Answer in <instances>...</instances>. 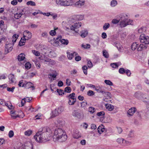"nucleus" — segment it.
I'll return each instance as SVG.
<instances>
[{
	"label": "nucleus",
	"instance_id": "c756f323",
	"mask_svg": "<svg viewBox=\"0 0 149 149\" xmlns=\"http://www.w3.org/2000/svg\"><path fill=\"white\" fill-rule=\"evenodd\" d=\"M133 132L134 131L133 130H130V131L129 133L128 134V136L127 138L128 139H130L133 137L134 136Z\"/></svg>",
	"mask_w": 149,
	"mask_h": 149
},
{
	"label": "nucleus",
	"instance_id": "f03ea898",
	"mask_svg": "<svg viewBox=\"0 0 149 149\" xmlns=\"http://www.w3.org/2000/svg\"><path fill=\"white\" fill-rule=\"evenodd\" d=\"M67 138V136L64 131L61 128L56 129L54 132L53 136V140L58 141L60 142L65 141Z\"/></svg>",
	"mask_w": 149,
	"mask_h": 149
},
{
	"label": "nucleus",
	"instance_id": "2f4dec72",
	"mask_svg": "<svg viewBox=\"0 0 149 149\" xmlns=\"http://www.w3.org/2000/svg\"><path fill=\"white\" fill-rule=\"evenodd\" d=\"M60 42L62 44L65 45H67L69 43V41L68 40L64 39H61Z\"/></svg>",
	"mask_w": 149,
	"mask_h": 149
},
{
	"label": "nucleus",
	"instance_id": "20e7f679",
	"mask_svg": "<svg viewBox=\"0 0 149 149\" xmlns=\"http://www.w3.org/2000/svg\"><path fill=\"white\" fill-rule=\"evenodd\" d=\"M139 40L141 42L144 43L145 44H149V37L146 36L144 34H141L139 37Z\"/></svg>",
	"mask_w": 149,
	"mask_h": 149
},
{
	"label": "nucleus",
	"instance_id": "0eeeda50",
	"mask_svg": "<svg viewBox=\"0 0 149 149\" xmlns=\"http://www.w3.org/2000/svg\"><path fill=\"white\" fill-rule=\"evenodd\" d=\"M81 26V23L79 22H76L70 26V29L74 31L76 33H78L79 31L78 30H77Z\"/></svg>",
	"mask_w": 149,
	"mask_h": 149
},
{
	"label": "nucleus",
	"instance_id": "a211bd4d",
	"mask_svg": "<svg viewBox=\"0 0 149 149\" xmlns=\"http://www.w3.org/2000/svg\"><path fill=\"white\" fill-rule=\"evenodd\" d=\"M147 47L146 46L143 44H139V46L137 48L138 51H141L144 49H146Z\"/></svg>",
	"mask_w": 149,
	"mask_h": 149
},
{
	"label": "nucleus",
	"instance_id": "4be33fe9",
	"mask_svg": "<svg viewBox=\"0 0 149 149\" xmlns=\"http://www.w3.org/2000/svg\"><path fill=\"white\" fill-rule=\"evenodd\" d=\"M21 38L19 43V45L20 46L24 45L26 40V38Z\"/></svg>",
	"mask_w": 149,
	"mask_h": 149
},
{
	"label": "nucleus",
	"instance_id": "bb28decb",
	"mask_svg": "<svg viewBox=\"0 0 149 149\" xmlns=\"http://www.w3.org/2000/svg\"><path fill=\"white\" fill-rule=\"evenodd\" d=\"M81 33L80 36L83 38H85L87 36L88 32L87 31H82L81 32Z\"/></svg>",
	"mask_w": 149,
	"mask_h": 149
},
{
	"label": "nucleus",
	"instance_id": "37998d69",
	"mask_svg": "<svg viewBox=\"0 0 149 149\" xmlns=\"http://www.w3.org/2000/svg\"><path fill=\"white\" fill-rule=\"evenodd\" d=\"M56 91L59 95H62L64 94V92H63V91L61 89H57Z\"/></svg>",
	"mask_w": 149,
	"mask_h": 149
},
{
	"label": "nucleus",
	"instance_id": "8fccbe9b",
	"mask_svg": "<svg viewBox=\"0 0 149 149\" xmlns=\"http://www.w3.org/2000/svg\"><path fill=\"white\" fill-rule=\"evenodd\" d=\"M95 94V93L94 91L91 90H89L87 92V95H88L91 96H92Z\"/></svg>",
	"mask_w": 149,
	"mask_h": 149
},
{
	"label": "nucleus",
	"instance_id": "aec40b11",
	"mask_svg": "<svg viewBox=\"0 0 149 149\" xmlns=\"http://www.w3.org/2000/svg\"><path fill=\"white\" fill-rule=\"evenodd\" d=\"M105 107L109 111H112L114 108L113 106V105L109 104H106Z\"/></svg>",
	"mask_w": 149,
	"mask_h": 149
},
{
	"label": "nucleus",
	"instance_id": "e2e57ef3",
	"mask_svg": "<svg viewBox=\"0 0 149 149\" xmlns=\"http://www.w3.org/2000/svg\"><path fill=\"white\" fill-rule=\"evenodd\" d=\"M126 23L127 24V26L128 25H132V23L133 22V21L131 19H127V21H126Z\"/></svg>",
	"mask_w": 149,
	"mask_h": 149
},
{
	"label": "nucleus",
	"instance_id": "dca6fc26",
	"mask_svg": "<svg viewBox=\"0 0 149 149\" xmlns=\"http://www.w3.org/2000/svg\"><path fill=\"white\" fill-rule=\"evenodd\" d=\"M32 84H33L31 82H27L25 84L24 87L26 88L27 89L29 88H32V90H33L35 89V87L33 86H32Z\"/></svg>",
	"mask_w": 149,
	"mask_h": 149
},
{
	"label": "nucleus",
	"instance_id": "680f3d73",
	"mask_svg": "<svg viewBox=\"0 0 149 149\" xmlns=\"http://www.w3.org/2000/svg\"><path fill=\"white\" fill-rule=\"evenodd\" d=\"M15 88V87L14 86H13L12 88L10 87H7V91L10 92H13L14 91V90Z\"/></svg>",
	"mask_w": 149,
	"mask_h": 149
},
{
	"label": "nucleus",
	"instance_id": "7ed1b4c3",
	"mask_svg": "<svg viewBox=\"0 0 149 149\" xmlns=\"http://www.w3.org/2000/svg\"><path fill=\"white\" fill-rule=\"evenodd\" d=\"M72 115L74 117L78 119H81L83 117L84 115L80 110L78 109L73 110L72 113Z\"/></svg>",
	"mask_w": 149,
	"mask_h": 149
},
{
	"label": "nucleus",
	"instance_id": "4468645a",
	"mask_svg": "<svg viewBox=\"0 0 149 149\" xmlns=\"http://www.w3.org/2000/svg\"><path fill=\"white\" fill-rule=\"evenodd\" d=\"M139 46V44L137 42L133 43L131 46V49L132 50L134 51L137 49V48Z\"/></svg>",
	"mask_w": 149,
	"mask_h": 149
},
{
	"label": "nucleus",
	"instance_id": "a19ab883",
	"mask_svg": "<svg viewBox=\"0 0 149 149\" xmlns=\"http://www.w3.org/2000/svg\"><path fill=\"white\" fill-rule=\"evenodd\" d=\"M71 90V88L70 87L67 86L65 88L64 91L67 93H70Z\"/></svg>",
	"mask_w": 149,
	"mask_h": 149
},
{
	"label": "nucleus",
	"instance_id": "69168bd1",
	"mask_svg": "<svg viewBox=\"0 0 149 149\" xmlns=\"http://www.w3.org/2000/svg\"><path fill=\"white\" fill-rule=\"evenodd\" d=\"M88 67L90 68H92L93 66L92 62L90 61H88Z\"/></svg>",
	"mask_w": 149,
	"mask_h": 149
},
{
	"label": "nucleus",
	"instance_id": "39448f33",
	"mask_svg": "<svg viewBox=\"0 0 149 149\" xmlns=\"http://www.w3.org/2000/svg\"><path fill=\"white\" fill-rule=\"evenodd\" d=\"M56 4L58 6H66L70 5L69 3L67 1L63 0H55Z\"/></svg>",
	"mask_w": 149,
	"mask_h": 149
},
{
	"label": "nucleus",
	"instance_id": "4c0bfd02",
	"mask_svg": "<svg viewBox=\"0 0 149 149\" xmlns=\"http://www.w3.org/2000/svg\"><path fill=\"white\" fill-rule=\"evenodd\" d=\"M82 68L84 74L86 75L87 74L88 68L87 66L86 65H84L82 67Z\"/></svg>",
	"mask_w": 149,
	"mask_h": 149
},
{
	"label": "nucleus",
	"instance_id": "c9c22d12",
	"mask_svg": "<svg viewBox=\"0 0 149 149\" xmlns=\"http://www.w3.org/2000/svg\"><path fill=\"white\" fill-rule=\"evenodd\" d=\"M117 4V2L115 0H112L111 2V7H114L116 6Z\"/></svg>",
	"mask_w": 149,
	"mask_h": 149
},
{
	"label": "nucleus",
	"instance_id": "09e8293b",
	"mask_svg": "<svg viewBox=\"0 0 149 149\" xmlns=\"http://www.w3.org/2000/svg\"><path fill=\"white\" fill-rule=\"evenodd\" d=\"M31 66V64L29 62H27L25 64V67L27 69H30Z\"/></svg>",
	"mask_w": 149,
	"mask_h": 149
},
{
	"label": "nucleus",
	"instance_id": "f3484780",
	"mask_svg": "<svg viewBox=\"0 0 149 149\" xmlns=\"http://www.w3.org/2000/svg\"><path fill=\"white\" fill-rule=\"evenodd\" d=\"M67 56L69 59L71 60L73 57L74 55H76L77 54L76 52H74L73 53H71L70 52H67Z\"/></svg>",
	"mask_w": 149,
	"mask_h": 149
},
{
	"label": "nucleus",
	"instance_id": "2eb2a0df",
	"mask_svg": "<svg viewBox=\"0 0 149 149\" xmlns=\"http://www.w3.org/2000/svg\"><path fill=\"white\" fill-rule=\"evenodd\" d=\"M75 96V93H72L66 96V97L68 98V100H76V98Z\"/></svg>",
	"mask_w": 149,
	"mask_h": 149
},
{
	"label": "nucleus",
	"instance_id": "473e14b6",
	"mask_svg": "<svg viewBox=\"0 0 149 149\" xmlns=\"http://www.w3.org/2000/svg\"><path fill=\"white\" fill-rule=\"evenodd\" d=\"M58 28H55L54 29V30H52L50 31L49 32V34L50 35L52 36H55L56 34V32L55 31V30L57 29Z\"/></svg>",
	"mask_w": 149,
	"mask_h": 149
},
{
	"label": "nucleus",
	"instance_id": "b1692460",
	"mask_svg": "<svg viewBox=\"0 0 149 149\" xmlns=\"http://www.w3.org/2000/svg\"><path fill=\"white\" fill-rule=\"evenodd\" d=\"M8 78L10 82L13 83L15 81V78L14 74H10L9 75Z\"/></svg>",
	"mask_w": 149,
	"mask_h": 149
},
{
	"label": "nucleus",
	"instance_id": "c03bdc74",
	"mask_svg": "<svg viewBox=\"0 0 149 149\" xmlns=\"http://www.w3.org/2000/svg\"><path fill=\"white\" fill-rule=\"evenodd\" d=\"M104 83L107 85L110 86H112L113 85L112 82L109 80H105L104 81Z\"/></svg>",
	"mask_w": 149,
	"mask_h": 149
},
{
	"label": "nucleus",
	"instance_id": "052dcab7",
	"mask_svg": "<svg viewBox=\"0 0 149 149\" xmlns=\"http://www.w3.org/2000/svg\"><path fill=\"white\" fill-rule=\"evenodd\" d=\"M141 96V93L139 92H136L134 94V96L136 98H138Z\"/></svg>",
	"mask_w": 149,
	"mask_h": 149
},
{
	"label": "nucleus",
	"instance_id": "5fc2aeb1",
	"mask_svg": "<svg viewBox=\"0 0 149 149\" xmlns=\"http://www.w3.org/2000/svg\"><path fill=\"white\" fill-rule=\"evenodd\" d=\"M77 18L79 20H81L83 19L84 16L83 15H77L76 16Z\"/></svg>",
	"mask_w": 149,
	"mask_h": 149
},
{
	"label": "nucleus",
	"instance_id": "9b49d317",
	"mask_svg": "<svg viewBox=\"0 0 149 149\" xmlns=\"http://www.w3.org/2000/svg\"><path fill=\"white\" fill-rule=\"evenodd\" d=\"M122 14H120L119 15V17H120V19H118V18L117 17V18L118 19H113L112 21V22L114 24H116L118 23L120 20H122Z\"/></svg>",
	"mask_w": 149,
	"mask_h": 149
},
{
	"label": "nucleus",
	"instance_id": "423d86ee",
	"mask_svg": "<svg viewBox=\"0 0 149 149\" xmlns=\"http://www.w3.org/2000/svg\"><path fill=\"white\" fill-rule=\"evenodd\" d=\"M14 45V43H12L6 44L5 47V54H8L12 50Z\"/></svg>",
	"mask_w": 149,
	"mask_h": 149
},
{
	"label": "nucleus",
	"instance_id": "6e6552de",
	"mask_svg": "<svg viewBox=\"0 0 149 149\" xmlns=\"http://www.w3.org/2000/svg\"><path fill=\"white\" fill-rule=\"evenodd\" d=\"M24 34H25V35H24L23 38H25V37H26L27 38H26L27 40L31 39L32 36V33L27 30L25 31H24Z\"/></svg>",
	"mask_w": 149,
	"mask_h": 149
},
{
	"label": "nucleus",
	"instance_id": "4d7b16f0",
	"mask_svg": "<svg viewBox=\"0 0 149 149\" xmlns=\"http://www.w3.org/2000/svg\"><path fill=\"white\" fill-rule=\"evenodd\" d=\"M14 135V132L12 130H10L8 133V136L10 138L12 137Z\"/></svg>",
	"mask_w": 149,
	"mask_h": 149
},
{
	"label": "nucleus",
	"instance_id": "9d476101",
	"mask_svg": "<svg viewBox=\"0 0 149 149\" xmlns=\"http://www.w3.org/2000/svg\"><path fill=\"white\" fill-rule=\"evenodd\" d=\"M85 2L84 0H79L75 3V5L77 7L80 8L84 5Z\"/></svg>",
	"mask_w": 149,
	"mask_h": 149
},
{
	"label": "nucleus",
	"instance_id": "72a5a7b5",
	"mask_svg": "<svg viewBox=\"0 0 149 149\" xmlns=\"http://www.w3.org/2000/svg\"><path fill=\"white\" fill-rule=\"evenodd\" d=\"M57 75V73H56L55 74H51L50 73L49 74V79H50L51 78V77H52V78L53 79H56V76Z\"/></svg>",
	"mask_w": 149,
	"mask_h": 149
},
{
	"label": "nucleus",
	"instance_id": "a878e982",
	"mask_svg": "<svg viewBox=\"0 0 149 149\" xmlns=\"http://www.w3.org/2000/svg\"><path fill=\"white\" fill-rule=\"evenodd\" d=\"M81 47L84 49H88L90 48L91 45L90 44H82L81 45Z\"/></svg>",
	"mask_w": 149,
	"mask_h": 149
},
{
	"label": "nucleus",
	"instance_id": "603ef678",
	"mask_svg": "<svg viewBox=\"0 0 149 149\" xmlns=\"http://www.w3.org/2000/svg\"><path fill=\"white\" fill-rule=\"evenodd\" d=\"M105 113L103 111H101L98 112L97 113V115L99 116H102L105 115Z\"/></svg>",
	"mask_w": 149,
	"mask_h": 149
},
{
	"label": "nucleus",
	"instance_id": "f257e3e1",
	"mask_svg": "<svg viewBox=\"0 0 149 149\" xmlns=\"http://www.w3.org/2000/svg\"><path fill=\"white\" fill-rule=\"evenodd\" d=\"M52 132L49 128H41L39 129L33 138L37 142L39 143L45 142L49 140V137Z\"/></svg>",
	"mask_w": 149,
	"mask_h": 149
},
{
	"label": "nucleus",
	"instance_id": "e433bc0d",
	"mask_svg": "<svg viewBox=\"0 0 149 149\" xmlns=\"http://www.w3.org/2000/svg\"><path fill=\"white\" fill-rule=\"evenodd\" d=\"M59 114L62 112L64 110V108L62 107H59L58 108L56 109Z\"/></svg>",
	"mask_w": 149,
	"mask_h": 149
},
{
	"label": "nucleus",
	"instance_id": "79ce46f5",
	"mask_svg": "<svg viewBox=\"0 0 149 149\" xmlns=\"http://www.w3.org/2000/svg\"><path fill=\"white\" fill-rule=\"evenodd\" d=\"M32 133V131L30 130H27L24 132V134L25 135L29 136Z\"/></svg>",
	"mask_w": 149,
	"mask_h": 149
},
{
	"label": "nucleus",
	"instance_id": "f8f14e48",
	"mask_svg": "<svg viewBox=\"0 0 149 149\" xmlns=\"http://www.w3.org/2000/svg\"><path fill=\"white\" fill-rule=\"evenodd\" d=\"M127 21V19H123L122 17V20L120 21V25L121 27H125L127 26L126 21Z\"/></svg>",
	"mask_w": 149,
	"mask_h": 149
},
{
	"label": "nucleus",
	"instance_id": "a18cd8bd",
	"mask_svg": "<svg viewBox=\"0 0 149 149\" xmlns=\"http://www.w3.org/2000/svg\"><path fill=\"white\" fill-rule=\"evenodd\" d=\"M27 4L28 5H30L31 6H36L35 2L32 1H28L27 2Z\"/></svg>",
	"mask_w": 149,
	"mask_h": 149
},
{
	"label": "nucleus",
	"instance_id": "cd10ccee",
	"mask_svg": "<svg viewBox=\"0 0 149 149\" xmlns=\"http://www.w3.org/2000/svg\"><path fill=\"white\" fill-rule=\"evenodd\" d=\"M22 15V14L21 13V12H20L15 14L14 16L15 19H18L20 18Z\"/></svg>",
	"mask_w": 149,
	"mask_h": 149
},
{
	"label": "nucleus",
	"instance_id": "de8ad7c7",
	"mask_svg": "<svg viewBox=\"0 0 149 149\" xmlns=\"http://www.w3.org/2000/svg\"><path fill=\"white\" fill-rule=\"evenodd\" d=\"M46 57L44 55H40L39 57V59H40L41 62H42L44 61L45 58Z\"/></svg>",
	"mask_w": 149,
	"mask_h": 149
},
{
	"label": "nucleus",
	"instance_id": "7c9ffc66",
	"mask_svg": "<svg viewBox=\"0 0 149 149\" xmlns=\"http://www.w3.org/2000/svg\"><path fill=\"white\" fill-rule=\"evenodd\" d=\"M103 55L104 57L106 58L109 57V54L107 51L105 50H104L102 51Z\"/></svg>",
	"mask_w": 149,
	"mask_h": 149
},
{
	"label": "nucleus",
	"instance_id": "0e129e2a",
	"mask_svg": "<svg viewBox=\"0 0 149 149\" xmlns=\"http://www.w3.org/2000/svg\"><path fill=\"white\" fill-rule=\"evenodd\" d=\"M81 107H86V105H87V102H82L81 103Z\"/></svg>",
	"mask_w": 149,
	"mask_h": 149
},
{
	"label": "nucleus",
	"instance_id": "c85d7f7f",
	"mask_svg": "<svg viewBox=\"0 0 149 149\" xmlns=\"http://www.w3.org/2000/svg\"><path fill=\"white\" fill-rule=\"evenodd\" d=\"M146 30V28L145 27H142L140 28L138 30L139 33H142L145 32Z\"/></svg>",
	"mask_w": 149,
	"mask_h": 149
},
{
	"label": "nucleus",
	"instance_id": "5701e85b",
	"mask_svg": "<svg viewBox=\"0 0 149 149\" xmlns=\"http://www.w3.org/2000/svg\"><path fill=\"white\" fill-rule=\"evenodd\" d=\"M25 55L24 54H20L18 56V59L19 61H23L25 58Z\"/></svg>",
	"mask_w": 149,
	"mask_h": 149
},
{
	"label": "nucleus",
	"instance_id": "3c124183",
	"mask_svg": "<svg viewBox=\"0 0 149 149\" xmlns=\"http://www.w3.org/2000/svg\"><path fill=\"white\" fill-rule=\"evenodd\" d=\"M110 65L113 68H118V65H117V63H111L110 64Z\"/></svg>",
	"mask_w": 149,
	"mask_h": 149
},
{
	"label": "nucleus",
	"instance_id": "f704fd0d",
	"mask_svg": "<svg viewBox=\"0 0 149 149\" xmlns=\"http://www.w3.org/2000/svg\"><path fill=\"white\" fill-rule=\"evenodd\" d=\"M110 24L109 23H105L103 26V29L104 30H107L110 26Z\"/></svg>",
	"mask_w": 149,
	"mask_h": 149
},
{
	"label": "nucleus",
	"instance_id": "6ab92c4d",
	"mask_svg": "<svg viewBox=\"0 0 149 149\" xmlns=\"http://www.w3.org/2000/svg\"><path fill=\"white\" fill-rule=\"evenodd\" d=\"M59 114L58 112L57 109H56L52 111V115L51 116L52 118H54L57 116H58Z\"/></svg>",
	"mask_w": 149,
	"mask_h": 149
},
{
	"label": "nucleus",
	"instance_id": "58836bf2",
	"mask_svg": "<svg viewBox=\"0 0 149 149\" xmlns=\"http://www.w3.org/2000/svg\"><path fill=\"white\" fill-rule=\"evenodd\" d=\"M95 111V110L94 107H90L88 108V111L91 114H93Z\"/></svg>",
	"mask_w": 149,
	"mask_h": 149
},
{
	"label": "nucleus",
	"instance_id": "13d9d810",
	"mask_svg": "<svg viewBox=\"0 0 149 149\" xmlns=\"http://www.w3.org/2000/svg\"><path fill=\"white\" fill-rule=\"evenodd\" d=\"M32 52L36 56H39L40 55V53L38 51L35 50H32Z\"/></svg>",
	"mask_w": 149,
	"mask_h": 149
},
{
	"label": "nucleus",
	"instance_id": "412c9836",
	"mask_svg": "<svg viewBox=\"0 0 149 149\" xmlns=\"http://www.w3.org/2000/svg\"><path fill=\"white\" fill-rule=\"evenodd\" d=\"M42 62L46 64H47V63H50V62H53V63H54V61L51 60V59L49 58L46 57Z\"/></svg>",
	"mask_w": 149,
	"mask_h": 149
},
{
	"label": "nucleus",
	"instance_id": "6e6d98bb",
	"mask_svg": "<svg viewBox=\"0 0 149 149\" xmlns=\"http://www.w3.org/2000/svg\"><path fill=\"white\" fill-rule=\"evenodd\" d=\"M32 100L31 97H27L26 98H24L23 99V100H24V102H29Z\"/></svg>",
	"mask_w": 149,
	"mask_h": 149
},
{
	"label": "nucleus",
	"instance_id": "ddd939ff",
	"mask_svg": "<svg viewBox=\"0 0 149 149\" xmlns=\"http://www.w3.org/2000/svg\"><path fill=\"white\" fill-rule=\"evenodd\" d=\"M136 110V108H132L128 110L127 113L130 116H132Z\"/></svg>",
	"mask_w": 149,
	"mask_h": 149
},
{
	"label": "nucleus",
	"instance_id": "ea45409f",
	"mask_svg": "<svg viewBox=\"0 0 149 149\" xmlns=\"http://www.w3.org/2000/svg\"><path fill=\"white\" fill-rule=\"evenodd\" d=\"M76 100H68V104L69 105H73L75 103Z\"/></svg>",
	"mask_w": 149,
	"mask_h": 149
},
{
	"label": "nucleus",
	"instance_id": "864d4df0",
	"mask_svg": "<svg viewBox=\"0 0 149 149\" xmlns=\"http://www.w3.org/2000/svg\"><path fill=\"white\" fill-rule=\"evenodd\" d=\"M119 72L120 74H123L125 72V70L123 68H120L119 70Z\"/></svg>",
	"mask_w": 149,
	"mask_h": 149
},
{
	"label": "nucleus",
	"instance_id": "393cba45",
	"mask_svg": "<svg viewBox=\"0 0 149 149\" xmlns=\"http://www.w3.org/2000/svg\"><path fill=\"white\" fill-rule=\"evenodd\" d=\"M99 93H101L103 95H104L106 96V97H110V95H111V93H110L108 92L104 91L101 90L100 91H99Z\"/></svg>",
	"mask_w": 149,
	"mask_h": 149
},
{
	"label": "nucleus",
	"instance_id": "774afa93",
	"mask_svg": "<svg viewBox=\"0 0 149 149\" xmlns=\"http://www.w3.org/2000/svg\"><path fill=\"white\" fill-rule=\"evenodd\" d=\"M24 149H33V145L31 143L30 146H25Z\"/></svg>",
	"mask_w": 149,
	"mask_h": 149
},
{
	"label": "nucleus",
	"instance_id": "338daca9",
	"mask_svg": "<svg viewBox=\"0 0 149 149\" xmlns=\"http://www.w3.org/2000/svg\"><path fill=\"white\" fill-rule=\"evenodd\" d=\"M98 130V132L100 134L102 132H103V130L104 129H102L101 128V127H99L97 129Z\"/></svg>",
	"mask_w": 149,
	"mask_h": 149
},
{
	"label": "nucleus",
	"instance_id": "49530a36",
	"mask_svg": "<svg viewBox=\"0 0 149 149\" xmlns=\"http://www.w3.org/2000/svg\"><path fill=\"white\" fill-rule=\"evenodd\" d=\"M25 84L23 82V80L20 81L18 84V86L20 87H24L25 86Z\"/></svg>",
	"mask_w": 149,
	"mask_h": 149
},
{
	"label": "nucleus",
	"instance_id": "bf43d9fd",
	"mask_svg": "<svg viewBox=\"0 0 149 149\" xmlns=\"http://www.w3.org/2000/svg\"><path fill=\"white\" fill-rule=\"evenodd\" d=\"M124 140V139L119 138L117 139V141L119 143H123Z\"/></svg>",
	"mask_w": 149,
	"mask_h": 149
},
{
	"label": "nucleus",
	"instance_id": "1a4fd4ad",
	"mask_svg": "<svg viewBox=\"0 0 149 149\" xmlns=\"http://www.w3.org/2000/svg\"><path fill=\"white\" fill-rule=\"evenodd\" d=\"M21 13L22 15H24L25 17L29 16L30 12L28 9L27 8H25L22 10Z\"/></svg>",
	"mask_w": 149,
	"mask_h": 149
}]
</instances>
